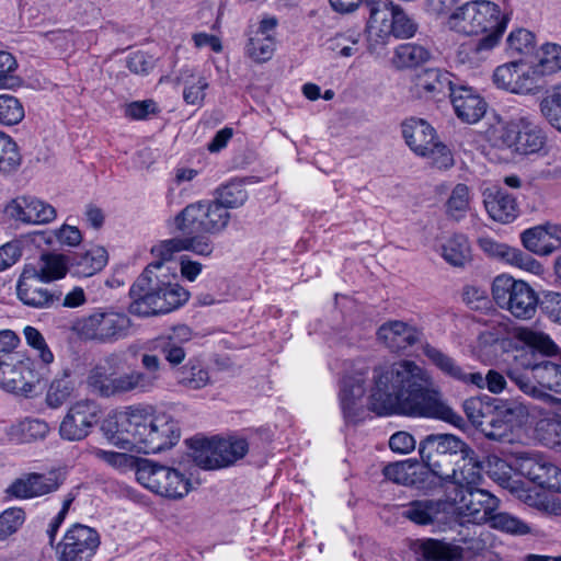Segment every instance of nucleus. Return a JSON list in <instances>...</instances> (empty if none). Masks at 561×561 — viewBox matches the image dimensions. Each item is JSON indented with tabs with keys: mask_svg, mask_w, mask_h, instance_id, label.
<instances>
[{
	"mask_svg": "<svg viewBox=\"0 0 561 561\" xmlns=\"http://www.w3.org/2000/svg\"><path fill=\"white\" fill-rule=\"evenodd\" d=\"M373 380L368 405L378 415L402 414L463 425V419L432 386L430 374L412 360L376 367Z\"/></svg>",
	"mask_w": 561,
	"mask_h": 561,
	"instance_id": "nucleus-1",
	"label": "nucleus"
},
{
	"mask_svg": "<svg viewBox=\"0 0 561 561\" xmlns=\"http://www.w3.org/2000/svg\"><path fill=\"white\" fill-rule=\"evenodd\" d=\"M164 261L150 263L131 285L129 312L139 317L169 313L183 306L190 293L172 282L175 275L169 274Z\"/></svg>",
	"mask_w": 561,
	"mask_h": 561,
	"instance_id": "nucleus-2",
	"label": "nucleus"
},
{
	"mask_svg": "<svg viewBox=\"0 0 561 561\" xmlns=\"http://www.w3.org/2000/svg\"><path fill=\"white\" fill-rule=\"evenodd\" d=\"M141 365L146 371L130 370L117 375L123 366V356L112 353L90 370L87 383L104 398L151 392L160 380V360L156 355L144 354Z\"/></svg>",
	"mask_w": 561,
	"mask_h": 561,
	"instance_id": "nucleus-3",
	"label": "nucleus"
},
{
	"mask_svg": "<svg viewBox=\"0 0 561 561\" xmlns=\"http://www.w3.org/2000/svg\"><path fill=\"white\" fill-rule=\"evenodd\" d=\"M366 8L367 48L370 54L380 55L391 35L409 38L415 34V22L391 0H366Z\"/></svg>",
	"mask_w": 561,
	"mask_h": 561,
	"instance_id": "nucleus-4",
	"label": "nucleus"
},
{
	"mask_svg": "<svg viewBox=\"0 0 561 561\" xmlns=\"http://www.w3.org/2000/svg\"><path fill=\"white\" fill-rule=\"evenodd\" d=\"M493 348H500L513 357L516 362V368H523L522 360L530 362L535 353L543 356H556L561 353V348L556 344L551 336L538 329L531 327H508L497 323L493 327ZM508 360V358H505Z\"/></svg>",
	"mask_w": 561,
	"mask_h": 561,
	"instance_id": "nucleus-5",
	"label": "nucleus"
},
{
	"mask_svg": "<svg viewBox=\"0 0 561 561\" xmlns=\"http://www.w3.org/2000/svg\"><path fill=\"white\" fill-rule=\"evenodd\" d=\"M469 447L465 442L451 434H432L420 444V456L423 466L435 478L450 480L457 477L456 458L468 454Z\"/></svg>",
	"mask_w": 561,
	"mask_h": 561,
	"instance_id": "nucleus-6",
	"label": "nucleus"
},
{
	"mask_svg": "<svg viewBox=\"0 0 561 561\" xmlns=\"http://www.w3.org/2000/svg\"><path fill=\"white\" fill-rule=\"evenodd\" d=\"M545 145L541 130L526 116H493V147L512 153L530 154Z\"/></svg>",
	"mask_w": 561,
	"mask_h": 561,
	"instance_id": "nucleus-7",
	"label": "nucleus"
},
{
	"mask_svg": "<svg viewBox=\"0 0 561 561\" xmlns=\"http://www.w3.org/2000/svg\"><path fill=\"white\" fill-rule=\"evenodd\" d=\"M152 416L151 405H129L106 420L103 431L114 446L126 450L137 449Z\"/></svg>",
	"mask_w": 561,
	"mask_h": 561,
	"instance_id": "nucleus-8",
	"label": "nucleus"
},
{
	"mask_svg": "<svg viewBox=\"0 0 561 561\" xmlns=\"http://www.w3.org/2000/svg\"><path fill=\"white\" fill-rule=\"evenodd\" d=\"M496 459L506 461L512 466V472H517L536 486L561 493V467L547 454L540 450H526L513 453L507 459L493 455V461Z\"/></svg>",
	"mask_w": 561,
	"mask_h": 561,
	"instance_id": "nucleus-9",
	"label": "nucleus"
},
{
	"mask_svg": "<svg viewBox=\"0 0 561 561\" xmlns=\"http://www.w3.org/2000/svg\"><path fill=\"white\" fill-rule=\"evenodd\" d=\"M524 370H508V377L526 394L549 402H561L547 390L561 393V365L550 360L530 363L522 360Z\"/></svg>",
	"mask_w": 561,
	"mask_h": 561,
	"instance_id": "nucleus-10",
	"label": "nucleus"
},
{
	"mask_svg": "<svg viewBox=\"0 0 561 561\" xmlns=\"http://www.w3.org/2000/svg\"><path fill=\"white\" fill-rule=\"evenodd\" d=\"M401 128L407 145L415 154L427 158L430 163L439 170H447L454 165L451 151L438 140L436 130L425 119L408 118Z\"/></svg>",
	"mask_w": 561,
	"mask_h": 561,
	"instance_id": "nucleus-11",
	"label": "nucleus"
},
{
	"mask_svg": "<svg viewBox=\"0 0 561 561\" xmlns=\"http://www.w3.org/2000/svg\"><path fill=\"white\" fill-rule=\"evenodd\" d=\"M130 328L129 317L115 310H96L72 324V331L81 340L101 344L115 343L127 337Z\"/></svg>",
	"mask_w": 561,
	"mask_h": 561,
	"instance_id": "nucleus-12",
	"label": "nucleus"
},
{
	"mask_svg": "<svg viewBox=\"0 0 561 561\" xmlns=\"http://www.w3.org/2000/svg\"><path fill=\"white\" fill-rule=\"evenodd\" d=\"M231 215L213 199L198 201L185 206L175 217V228L184 234L216 236L225 231Z\"/></svg>",
	"mask_w": 561,
	"mask_h": 561,
	"instance_id": "nucleus-13",
	"label": "nucleus"
},
{
	"mask_svg": "<svg viewBox=\"0 0 561 561\" xmlns=\"http://www.w3.org/2000/svg\"><path fill=\"white\" fill-rule=\"evenodd\" d=\"M193 461L203 469L229 467L242 459L249 451L247 439L240 437L188 440Z\"/></svg>",
	"mask_w": 561,
	"mask_h": 561,
	"instance_id": "nucleus-14",
	"label": "nucleus"
},
{
	"mask_svg": "<svg viewBox=\"0 0 561 561\" xmlns=\"http://www.w3.org/2000/svg\"><path fill=\"white\" fill-rule=\"evenodd\" d=\"M538 300L537 293L524 280L507 274L493 279V301L517 319H531L536 314Z\"/></svg>",
	"mask_w": 561,
	"mask_h": 561,
	"instance_id": "nucleus-15",
	"label": "nucleus"
},
{
	"mask_svg": "<svg viewBox=\"0 0 561 561\" xmlns=\"http://www.w3.org/2000/svg\"><path fill=\"white\" fill-rule=\"evenodd\" d=\"M447 25L450 30L465 34H484L472 48L476 54L491 49V3L486 0L469 1L457 8L448 18Z\"/></svg>",
	"mask_w": 561,
	"mask_h": 561,
	"instance_id": "nucleus-16",
	"label": "nucleus"
},
{
	"mask_svg": "<svg viewBox=\"0 0 561 561\" xmlns=\"http://www.w3.org/2000/svg\"><path fill=\"white\" fill-rule=\"evenodd\" d=\"M493 481L526 505L549 516H561V500L542 495L525 481L515 479L512 476V466L506 461L501 459L493 461Z\"/></svg>",
	"mask_w": 561,
	"mask_h": 561,
	"instance_id": "nucleus-17",
	"label": "nucleus"
},
{
	"mask_svg": "<svg viewBox=\"0 0 561 561\" xmlns=\"http://www.w3.org/2000/svg\"><path fill=\"white\" fill-rule=\"evenodd\" d=\"M136 479L153 493L172 500L185 496L191 486L190 480L179 470L148 459L138 462Z\"/></svg>",
	"mask_w": 561,
	"mask_h": 561,
	"instance_id": "nucleus-18",
	"label": "nucleus"
},
{
	"mask_svg": "<svg viewBox=\"0 0 561 561\" xmlns=\"http://www.w3.org/2000/svg\"><path fill=\"white\" fill-rule=\"evenodd\" d=\"M527 422L528 411L522 403L493 399V440L519 439Z\"/></svg>",
	"mask_w": 561,
	"mask_h": 561,
	"instance_id": "nucleus-19",
	"label": "nucleus"
},
{
	"mask_svg": "<svg viewBox=\"0 0 561 561\" xmlns=\"http://www.w3.org/2000/svg\"><path fill=\"white\" fill-rule=\"evenodd\" d=\"M368 371V366L360 364L354 366L341 380L339 398L344 419L348 423L358 422L364 413L363 397Z\"/></svg>",
	"mask_w": 561,
	"mask_h": 561,
	"instance_id": "nucleus-20",
	"label": "nucleus"
},
{
	"mask_svg": "<svg viewBox=\"0 0 561 561\" xmlns=\"http://www.w3.org/2000/svg\"><path fill=\"white\" fill-rule=\"evenodd\" d=\"M98 531L82 524L73 525L57 547L58 561H91L100 546Z\"/></svg>",
	"mask_w": 561,
	"mask_h": 561,
	"instance_id": "nucleus-21",
	"label": "nucleus"
},
{
	"mask_svg": "<svg viewBox=\"0 0 561 561\" xmlns=\"http://www.w3.org/2000/svg\"><path fill=\"white\" fill-rule=\"evenodd\" d=\"M99 405L93 400H79L67 411L59 425V435L68 442L84 439L98 423Z\"/></svg>",
	"mask_w": 561,
	"mask_h": 561,
	"instance_id": "nucleus-22",
	"label": "nucleus"
},
{
	"mask_svg": "<svg viewBox=\"0 0 561 561\" xmlns=\"http://www.w3.org/2000/svg\"><path fill=\"white\" fill-rule=\"evenodd\" d=\"M180 436L178 422L171 415L162 413L151 417L137 450L144 454H157L175 445Z\"/></svg>",
	"mask_w": 561,
	"mask_h": 561,
	"instance_id": "nucleus-23",
	"label": "nucleus"
},
{
	"mask_svg": "<svg viewBox=\"0 0 561 561\" xmlns=\"http://www.w3.org/2000/svg\"><path fill=\"white\" fill-rule=\"evenodd\" d=\"M493 82L512 93H530L538 89L536 70L525 61L499 66L493 72Z\"/></svg>",
	"mask_w": 561,
	"mask_h": 561,
	"instance_id": "nucleus-24",
	"label": "nucleus"
},
{
	"mask_svg": "<svg viewBox=\"0 0 561 561\" xmlns=\"http://www.w3.org/2000/svg\"><path fill=\"white\" fill-rule=\"evenodd\" d=\"M64 479L57 471L43 473H26L15 479L5 490V493L15 499H33L57 491Z\"/></svg>",
	"mask_w": 561,
	"mask_h": 561,
	"instance_id": "nucleus-25",
	"label": "nucleus"
},
{
	"mask_svg": "<svg viewBox=\"0 0 561 561\" xmlns=\"http://www.w3.org/2000/svg\"><path fill=\"white\" fill-rule=\"evenodd\" d=\"M43 279L37 277L33 266H25L16 285L20 300L33 308H49L60 300L61 293L49 290L43 285Z\"/></svg>",
	"mask_w": 561,
	"mask_h": 561,
	"instance_id": "nucleus-26",
	"label": "nucleus"
},
{
	"mask_svg": "<svg viewBox=\"0 0 561 561\" xmlns=\"http://www.w3.org/2000/svg\"><path fill=\"white\" fill-rule=\"evenodd\" d=\"M522 245L538 256H549L561 249V225L547 221L520 233Z\"/></svg>",
	"mask_w": 561,
	"mask_h": 561,
	"instance_id": "nucleus-27",
	"label": "nucleus"
},
{
	"mask_svg": "<svg viewBox=\"0 0 561 561\" xmlns=\"http://www.w3.org/2000/svg\"><path fill=\"white\" fill-rule=\"evenodd\" d=\"M37 381V374L31 363L0 359V388L4 391L28 397Z\"/></svg>",
	"mask_w": 561,
	"mask_h": 561,
	"instance_id": "nucleus-28",
	"label": "nucleus"
},
{
	"mask_svg": "<svg viewBox=\"0 0 561 561\" xmlns=\"http://www.w3.org/2000/svg\"><path fill=\"white\" fill-rule=\"evenodd\" d=\"M385 478L397 484L414 486L419 490H430L436 482L432 473L417 460L407 459L387 465L382 469Z\"/></svg>",
	"mask_w": 561,
	"mask_h": 561,
	"instance_id": "nucleus-29",
	"label": "nucleus"
},
{
	"mask_svg": "<svg viewBox=\"0 0 561 561\" xmlns=\"http://www.w3.org/2000/svg\"><path fill=\"white\" fill-rule=\"evenodd\" d=\"M491 493L482 489H468L460 499L450 502V511L462 516L469 523L482 524L491 519Z\"/></svg>",
	"mask_w": 561,
	"mask_h": 561,
	"instance_id": "nucleus-30",
	"label": "nucleus"
},
{
	"mask_svg": "<svg viewBox=\"0 0 561 561\" xmlns=\"http://www.w3.org/2000/svg\"><path fill=\"white\" fill-rule=\"evenodd\" d=\"M423 354L435 365L443 374L459 380L463 383H472L479 388L486 383L489 390H491V369L488 370L483 378L480 373L468 374L456 363V360L436 348L435 346L426 343L422 347Z\"/></svg>",
	"mask_w": 561,
	"mask_h": 561,
	"instance_id": "nucleus-31",
	"label": "nucleus"
},
{
	"mask_svg": "<svg viewBox=\"0 0 561 561\" xmlns=\"http://www.w3.org/2000/svg\"><path fill=\"white\" fill-rule=\"evenodd\" d=\"M214 243L205 233H193L184 238H171L160 242L152 249V253L162 261H170L175 253L191 251L201 256H210Z\"/></svg>",
	"mask_w": 561,
	"mask_h": 561,
	"instance_id": "nucleus-32",
	"label": "nucleus"
},
{
	"mask_svg": "<svg viewBox=\"0 0 561 561\" xmlns=\"http://www.w3.org/2000/svg\"><path fill=\"white\" fill-rule=\"evenodd\" d=\"M377 336L388 348L399 352L419 343L423 333L415 325L400 320H391L378 329Z\"/></svg>",
	"mask_w": 561,
	"mask_h": 561,
	"instance_id": "nucleus-33",
	"label": "nucleus"
},
{
	"mask_svg": "<svg viewBox=\"0 0 561 561\" xmlns=\"http://www.w3.org/2000/svg\"><path fill=\"white\" fill-rule=\"evenodd\" d=\"M7 213L26 224H47L56 218V209L34 197L21 196L7 206Z\"/></svg>",
	"mask_w": 561,
	"mask_h": 561,
	"instance_id": "nucleus-34",
	"label": "nucleus"
},
{
	"mask_svg": "<svg viewBox=\"0 0 561 561\" xmlns=\"http://www.w3.org/2000/svg\"><path fill=\"white\" fill-rule=\"evenodd\" d=\"M455 114L462 122L473 124L486 112V102L471 88L459 85L449 95Z\"/></svg>",
	"mask_w": 561,
	"mask_h": 561,
	"instance_id": "nucleus-35",
	"label": "nucleus"
},
{
	"mask_svg": "<svg viewBox=\"0 0 561 561\" xmlns=\"http://www.w3.org/2000/svg\"><path fill=\"white\" fill-rule=\"evenodd\" d=\"M551 409L540 411L535 424V438L547 448L561 446V402L551 403Z\"/></svg>",
	"mask_w": 561,
	"mask_h": 561,
	"instance_id": "nucleus-36",
	"label": "nucleus"
},
{
	"mask_svg": "<svg viewBox=\"0 0 561 561\" xmlns=\"http://www.w3.org/2000/svg\"><path fill=\"white\" fill-rule=\"evenodd\" d=\"M450 512V502L446 500H415L404 506L402 516L417 525H430L439 514Z\"/></svg>",
	"mask_w": 561,
	"mask_h": 561,
	"instance_id": "nucleus-37",
	"label": "nucleus"
},
{
	"mask_svg": "<svg viewBox=\"0 0 561 561\" xmlns=\"http://www.w3.org/2000/svg\"><path fill=\"white\" fill-rule=\"evenodd\" d=\"M415 88L419 93L437 98L439 95H450L455 89L448 72L439 69H425L416 76Z\"/></svg>",
	"mask_w": 561,
	"mask_h": 561,
	"instance_id": "nucleus-38",
	"label": "nucleus"
},
{
	"mask_svg": "<svg viewBox=\"0 0 561 561\" xmlns=\"http://www.w3.org/2000/svg\"><path fill=\"white\" fill-rule=\"evenodd\" d=\"M27 266H33L37 277L48 283L66 276L68 260L62 254L44 253L35 265L28 264Z\"/></svg>",
	"mask_w": 561,
	"mask_h": 561,
	"instance_id": "nucleus-39",
	"label": "nucleus"
},
{
	"mask_svg": "<svg viewBox=\"0 0 561 561\" xmlns=\"http://www.w3.org/2000/svg\"><path fill=\"white\" fill-rule=\"evenodd\" d=\"M49 425L39 419H25L11 426L10 438L16 443H31L47 436Z\"/></svg>",
	"mask_w": 561,
	"mask_h": 561,
	"instance_id": "nucleus-40",
	"label": "nucleus"
},
{
	"mask_svg": "<svg viewBox=\"0 0 561 561\" xmlns=\"http://www.w3.org/2000/svg\"><path fill=\"white\" fill-rule=\"evenodd\" d=\"M431 53L422 45L407 43L399 45L394 51L392 64L398 69L412 68L426 62Z\"/></svg>",
	"mask_w": 561,
	"mask_h": 561,
	"instance_id": "nucleus-41",
	"label": "nucleus"
},
{
	"mask_svg": "<svg viewBox=\"0 0 561 561\" xmlns=\"http://www.w3.org/2000/svg\"><path fill=\"white\" fill-rule=\"evenodd\" d=\"M179 81L184 84L183 99L185 103L190 105H202L206 95L205 90L208 88L206 78L194 75L187 69L181 73Z\"/></svg>",
	"mask_w": 561,
	"mask_h": 561,
	"instance_id": "nucleus-42",
	"label": "nucleus"
},
{
	"mask_svg": "<svg viewBox=\"0 0 561 561\" xmlns=\"http://www.w3.org/2000/svg\"><path fill=\"white\" fill-rule=\"evenodd\" d=\"M248 199V192L241 181H231L215 191V203L224 209L241 207Z\"/></svg>",
	"mask_w": 561,
	"mask_h": 561,
	"instance_id": "nucleus-43",
	"label": "nucleus"
},
{
	"mask_svg": "<svg viewBox=\"0 0 561 561\" xmlns=\"http://www.w3.org/2000/svg\"><path fill=\"white\" fill-rule=\"evenodd\" d=\"M537 75V82L540 77L552 75L561 70V45L546 43L540 48L539 61L533 65Z\"/></svg>",
	"mask_w": 561,
	"mask_h": 561,
	"instance_id": "nucleus-44",
	"label": "nucleus"
},
{
	"mask_svg": "<svg viewBox=\"0 0 561 561\" xmlns=\"http://www.w3.org/2000/svg\"><path fill=\"white\" fill-rule=\"evenodd\" d=\"M472 450L469 448L468 454H462L460 457L463 461L462 466L457 469V477L451 478L457 482H465L468 489H479L478 486L482 483L484 468L483 463L476 460L470 456Z\"/></svg>",
	"mask_w": 561,
	"mask_h": 561,
	"instance_id": "nucleus-45",
	"label": "nucleus"
},
{
	"mask_svg": "<svg viewBox=\"0 0 561 561\" xmlns=\"http://www.w3.org/2000/svg\"><path fill=\"white\" fill-rule=\"evenodd\" d=\"M443 257L454 266H463L470 260V245L463 234H454L443 245Z\"/></svg>",
	"mask_w": 561,
	"mask_h": 561,
	"instance_id": "nucleus-46",
	"label": "nucleus"
},
{
	"mask_svg": "<svg viewBox=\"0 0 561 561\" xmlns=\"http://www.w3.org/2000/svg\"><path fill=\"white\" fill-rule=\"evenodd\" d=\"M107 263V252L102 247H95L81 255L76 263V273L90 277L102 271Z\"/></svg>",
	"mask_w": 561,
	"mask_h": 561,
	"instance_id": "nucleus-47",
	"label": "nucleus"
},
{
	"mask_svg": "<svg viewBox=\"0 0 561 561\" xmlns=\"http://www.w3.org/2000/svg\"><path fill=\"white\" fill-rule=\"evenodd\" d=\"M22 162L16 142L3 131H0V173L15 172Z\"/></svg>",
	"mask_w": 561,
	"mask_h": 561,
	"instance_id": "nucleus-48",
	"label": "nucleus"
},
{
	"mask_svg": "<svg viewBox=\"0 0 561 561\" xmlns=\"http://www.w3.org/2000/svg\"><path fill=\"white\" fill-rule=\"evenodd\" d=\"M518 213L515 196L499 190L493 201V220L510 224L518 217Z\"/></svg>",
	"mask_w": 561,
	"mask_h": 561,
	"instance_id": "nucleus-49",
	"label": "nucleus"
},
{
	"mask_svg": "<svg viewBox=\"0 0 561 561\" xmlns=\"http://www.w3.org/2000/svg\"><path fill=\"white\" fill-rule=\"evenodd\" d=\"M176 379L180 386L190 390H198L209 382V375L201 365L188 362L178 371Z\"/></svg>",
	"mask_w": 561,
	"mask_h": 561,
	"instance_id": "nucleus-50",
	"label": "nucleus"
},
{
	"mask_svg": "<svg viewBox=\"0 0 561 561\" xmlns=\"http://www.w3.org/2000/svg\"><path fill=\"white\" fill-rule=\"evenodd\" d=\"M274 36H261L254 34L249 38L245 46L247 55L255 62H265L270 60L275 51Z\"/></svg>",
	"mask_w": 561,
	"mask_h": 561,
	"instance_id": "nucleus-51",
	"label": "nucleus"
},
{
	"mask_svg": "<svg viewBox=\"0 0 561 561\" xmlns=\"http://www.w3.org/2000/svg\"><path fill=\"white\" fill-rule=\"evenodd\" d=\"M75 389L73 381L69 375L64 374L60 378H55L46 393V403L51 409L60 408L72 394Z\"/></svg>",
	"mask_w": 561,
	"mask_h": 561,
	"instance_id": "nucleus-52",
	"label": "nucleus"
},
{
	"mask_svg": "<svg viewBox=\"0 0 561 561\" xmlns=\"http://www.w3.org/2000/svg\"><path fill=\"white\" fill-rule=\"evenodd\" d=\"M469 187L466 184H457L446 202V213L455 220L463 218L469 209Z\"/></svg>",
	"mask_w": 561,
	"mask_h": 561,
	"instance_id": "nucleus-53",
	"label": "nucleus"
},
{
	"mask_svg": "<svg viewBox=\"0 0 561 561\" xmlns=\"http://www.w3.org/2000/svg\"><path fill=\"white\" fill-rule=\"evenodd\" d=\"M543 117L561 133V84L554 87L540 102Z\"/></svg>",
	"mask_w": 561,
	"mask_h": 561,
	"instance_id": "nucleus-54",
	"label": "nucleus"
},
{
	"mask_svg": "<svg viewBox=\"0 0 561 561\" xmlns=\"http://www.w3.org/2000/svg\"><path fill=\"white\" fill-rule=\"evenodd\" d=\"M89 454L118 470H125L128 468L137 469V465L141 460L126 453L104 450L98 447H91L89 449Z\"/></svg>",
	"mask_w": 561,
	"mask_h": 561,
	"instance_id": "nucleus-55",
	"label": "nucleus"
},
{
	"mask_svg": "<svg viewBox=\"0 0 561 561\" xmlns=\"http://www.w3.org/2000/svg\"><path fill=\"white\" fill-rule=\"evenodd\" d=\"M24 116V107L18 98L11 94H0V125H16Z\"/></svg>",
	"mask_w": 561,
	"mask_h": 561,
	"instance_id": "nucleus-56",
	"label": "nucleus"
},
{
	"mask_svg": "<svg viewBox=\"0 0 561 561\" xmlns=\"http://www.w3.org/2000/svg\"><path fill=\"white\" fill-rule=\"evenodd\" d=\"M463 410L472 425L482 427L491 414V400L488 396L472 397L465 401Z\"/></svg>",
	"mask_w": 561,
	"mask_h": 561,
	"instance_id": "nucleus-57",
	"label": "nucleus"
},
{
	"mask_svg": "<svg viewBox=\"0 0 561 561\" xmlns=\"http://www.w3.org/2000/svg\"><path fill=\"white\" fill-rule=\"evenodd\" d=\"M18 62L12 54L0 50V89H14L22 84L15 75Z\"/></svg>",
	"mask_w": 561,
	"mask_h": 561,
	"instance_id": "nucleus-58",
	"label": "nucleus"
},
{
	"mask_svg": "<svg viewBox=\"0 0 561 561\" xmlns=\"http://www.w3.org/2000/svg\"><path fill=\"white\" fill-rule=\"evenodd\" d=\"M25 522V512L21 507H10L0 514V541L15 534Z\"/></svg>",
	"mask_w": 561,
	"mask_h": 561,
	"instance_id": "nucleus-59",
	"label": "nucleus"
},
{
	"mask_svg": "<svg viewBox=\"0 0 561 561\" xmlns=\"http://www.w3.org/2000/svg\"><path fill=\"white\" fill-rule=\"evenodd\" d=\"M493 528L515 536H524L531 533V528L527 523L508 513H493Z\"/></svg>",
	"mask_w": 561,
	"mask_h": 561,
	"instance_id": "nucleus-60",
	"label": "nucleus"
},
{
	"mask_svg": "<svg viewBox=\"0 0 561 561\" xmlns=\"http://www.w3.org/2000/svg\"><path fill=\"white\" fill-rule=\"evenodd\" d=\"M156 350L160 351V353L164 356L165 360L171 366L180 365L186 353L180 342L175 341L174 336H164L160 337L156 341L154 345Z\"/></svg>",
	"mask_w": 561,
	"mask_h": 561,
	"instance_id": "nucleus-61",
	"label": "nucleus"
},
{
	"mask_svg": "<svg viewBox=\"0 0 561 561\" xmlns=\"http://www.w3.org/2000/svg\"><path fill=\"white\" fill-rule=\"evenodd\" d=\"M507 49L515 54H529L534 50L535 35L526 28H516L507 37Z\"/></svg>",
	"mask_w": 561,
	"mask_h": 561,
	"instance_id": "nucleus-62",
	"label": "nucleus"
},
{
	"mask_svg": "<svg viewBox=\"0 0 561 561\" xmlns=\"http://www.w3.org/2000/svg\"><path fill=\"white\" fill-rule=\"evenodd\" d=\"M25 341L28 346L37 351L38 357L45 365L54 362V354L49 350L43 334L34 327L26 325L23 330Z\"/></svg>",
	"mask_w": 561,
	"mask_h": 561,
	"instance_id": "nucleus-63",
	"label": "nucleus"
},
{
	"mask_svg": "<svg viewBox=\"0 0 561 561\" xmlns=\"http://www.w3.org/2000/svg\"><path fill=\"white\" fill-rule=\"evenodd\" d=\"M542 310L551 322L561 325V293H546L542 301Z\"/></svg>",
	"mask_w": 561,
	"mask_h": 561,
	"instance_id": "nucleus-64",
	"label": "nucleus"
}]
</instances>
